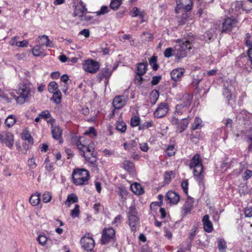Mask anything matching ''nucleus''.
Here are the masks:
<instances>
[{"label":"nucleus","mask_w":252,"mask_h":252,"mask_svg":"<svg viewBox=\"0 0 252 252\" xmlns=\"http://www.w3.org/2000/svg\"><path fill=\"white\" fill-rule=\"evenodd\" d=\"M89 140H85L84 137H81L76 143V146L78 150L82 152V155L84 157L86 160L93 163L94 160H90V156H92L94 149V144L92 143H88Z\"/></svg>","instance_id":"obj_1"},{"label":"nucleus","mask_w":252,"mask_h":252,"mask_svg":"<svg viewBox=\"0 0 252 252\" xmlns=\"http://www.w3.org/2000/svg\"><path fill=\"white\" fill-rule=\"evenodd\" d=\"M32 85L28 82H22L18 85L16 92L19 96L16 102L19 104L23 103L31 96Z\"/></svg>","instance_id":"obj_2"},{"label":"nucleus","mask_w":252,"mask_h":252,"mask_svg":"<svg viewBox=\"0 0 252 252\" xmlns=\"http://www.w3.org/2000/svg\"><path fill=\"white\" fill-rule=\"evenodd\" d=\"M176 42L178 44L175 46V57L177 60H181L187 56V51L191 48V43L189 40L181 39Z\"/></svg>","instance_id":"obj_3"},{"label":"nucleus","mask_w":252,"mask_h":252,"mask_svg":"<svg viewBox=\"0 0 252 252\" xmlns=\"http://www.w3.org/2000/svg\"><path fill=\"white\" fill-rule=\"evenodd\" d=\"M72 178L73 183L77 186L86 185L90 179L89 172L85 169H74Z\"/></svg>","instance_id":"obj_4"},{"label":"nucleus","mask_w":252,"mask_h":252,"mask_svg":"<svg viewBox=\"0 0 252 252\" xmlns=\"http://www.w3.org/2000/svg\"><path fill=\"white\" fill-rule=\"evenodd\" d=\"M189 166L191 169H193L194 175L196 177V180L200 182L203 179V165L201 162L200 156L196 154L192 158Z\"/></svg>","instance_id":"obj_5"},{"label":"nucleus","mask_w":252,"mask_h":252,"mask_svg":"<svg viewBox=\"0 0 252 252\" xmlns=\"http://www.w3.org/2000/svg\"><path fill=\"white\" fill-rule=\"evenodd\" d=\"M192 98V97L191 95L185 94L180 100V103L176 106L174 115H181L185 113L187 109L190 106Z\"/></svg>","instance_id":"obj_6"},{"label":"nucleus","mask_w":252,"mask_h":252,"mask_svg":"<svg viewBox=\"0 0 252 252\" xmlns=\"http://www.w3.org/2000/svg\"><path fill=\"white\" fill-rule=\"evenodd\" d=\"M190 120L189 117L179 120L173 116L171 118L170 122L175 126L176 132L182 133L187 129Z\"/></svg>","instance_id":"obj_7"},{"label":"nucleus","mask_w":252,"mask_h":252,"mask_svg":"<svg viewBox=\"0 0 252 252\" xmlns=\"http://www.w3.org/2000/svg\"><path fill=\"white\" fill-rule=\"evenodd\" d=\"M137 212L134 206H130L128 211L129 225L132 231L135 232L139 225V219L137 216Z\"/></svg>","instance_id":"obj_8"},{"label":"nucleus","mask_w":252,"mask_h":252,"mask_svg":"<svg viewBox=\"0 0 252 252\" xmlns=\"http://www.w3.org/2000/svg\"><path fill=\"white\" fill-rule=\"evenodd\" d=\"M14 142L13 133L9 131H2L0 133V143L1 144L11 149L13 147Z\"/></svg>","instance_id":"obj_9"},{"label":"nucleus","mask_w":252,"mask_h":252,"mask_svg":"<svg viewBox=\"0 0 252 252\" xmlns=\"http://www.w3.org/2000/svg\"><path fill=\"white\" fill-rule=\"evenodd\" d=\"M83 68L88 72L94 73L98 70L99 64L97 62L88 59L84 61L83 64Z\"/></svg>","instance_id":"obj_10"},{"label":"nucleus","mask_w":252,"mask_h":252,"mask_svg":"<svg viewBox=\"0 0 252 252\" xmlns=\"http://www.w3.org/2000/svg\"><path fill=\"white\" fill-rule=\"evenodd\" d=\"M115 236V231L112 227L105 228L102 233L101 242L102 244H105L113 239Z\"/></svg>","instance_id":"obj_11"},{"label":"nucleus","mask_w":252,"mask_h":252,"mask_svg":"<svg viewBox=\"0 0 252 252\" xmlns=\"http://www.w3.org/2000/svg\"><path fill=\"white\" fill-rule=\"evenodd\" d=\"M235 82L231 81L229 82H226L224 84V88L223 90V95L226 98L228 103L232 98V92L235 90Z\"/></svg>","instance_id":"obj_12"},{"label":"nucleus","mask_w":252,"mask_h":252,"mask_svg":"<svg viewBox=\"0 0 252 252\" xmlns=\"http://www.w3.org/2000/svg\"><path fill=\"white\" fill-rule=\"evenodd\" d=\"M177 7L175 8L176 13L179 10H183L184 11H188L191 9L192 2L191 0H176Z\"/></svg>","instance_id":"obj_13"},{"label":"nucleus","mask_w":252,"mask_h":252,"mask_svg":"<svg viewBox=\"0 0 252 252\" xmlns=\"http://www.w3.org/2000/svg\"><path fill=\"white\" fill-rule=\"evenodd\" d=\"M169 110V106L167 102H163L158 104V107L154 112L155 117L160 118L166 115Z\"/></svg>","instance_id":"obj_14"},{"label":"nucleus","mask_w":252,"mask_h":252,"mask_svg":"<svg viewBox=\"0 0 252 252\" xmlns=\"http://www.w3.org/2000/svg\"><path fill=\"white\" fill-rule=\"evenodd\" d=\"M237 21L231 18H227L222 23L223 32H230L237 28Z\"/></svg>","instance_id":"obj_15"},{"label":"nucleus","mask_w":252,"mask_h":252,"mask_svg":"<svg viewBox=\"0 0 252 252\" xmlns=\"http://www.w3.org/2000/svg\"><path fill=\"white\" fill-rule=\"evenodd\" d=\"M81 244L83 249L87 251H91L94 246V241L90 237L85 235L81 239Z\"/></svg>","instance_id":"obj_16"},{"label":"nucleus","mask_w":252,"mask_h":252,"mask_svg":"<svg viewBox=\"0 0 252 252\" xmlns=\"http://www.w3.org/2000/svg\"><path fill=\"white\" fill-rule=\"evenodd\" d=\"M87 10L86 5L82 1H80L75 6L74 14L75 16L81 17V20H89L90 19L84 18V14L87 11Z\"/></svg>","instance_id":"obj_17"},{"label":"nucleus","mask_w":252,"mask_h":252,"mask_svg":"<svg viewBox=\"0 0 252 252\" xmlns=\"http://www.w3.org/2000/svg\"><path fill=\"white\" fill-rule=\"evenodd\" d=\"M126 103V99L124 96H117L113 99V105L115 109H120Z\"/></svg>","instance_id":"obj_18"},{"label":"nucleus","mask_w":252,"mask_h":252,"mask_svg":"<svg viewBox=\"0 0 252 252\" xmlns=\"http://www.w3.org/2000/svg\"><path fill=\"white\" fill-rule=\"evenodd\" d=\"M185 73V70L182 68L173 69L170 72L172 79L175 81H180Z\"/></svg>","instance_id":"obj_19"},{"label":"nucleus","mask_w":252,"mask_h":252,"mask_svg":"<svg viewBox=\"0 0 252 252\" xmlns=\"http://www.w3.org/2000/svg\"><path fill=\"white\" fill-rule=\"evenodd\" d=\"M203 228L204 230L210 233L213 231V226L212 222L209 219V216L208 215H205L202 219Z\"/></svg>","instance_id":"obj_20"},{"label":"nucleus","mask_w":252,"mask_h":252,"mask_svg":"<svg viewBox=\"0 0 252 252\" xmlns=\"http://www.w3.org/2000/svg\"><path fill=\"white\" fill-rule=\"evenodd\" d=\"M166 198L169 202L172 204H176L179 202L180 196L179 194L172 191H168L166 194Z\"/></svg>","instance_id":"obj_21"},{"label":"nucleus","mask_w":252,"mask_h":252,"mask_svg":"<svg viewBox=\"0 0 252 252\" xmlns=\"http://www.w3.org/2000/svg\"><path fill=\"white\" fill-rule=\"evenodd\" d=\"M245 43L247 46L249 47L248 52L249 60L252 65V36L249 33H247L245 37Z\"/></svg>","instance_id":"obj_22"},{"label":"nucleus","mask_w":252,"mask_h":252,"mask_svg":"<svg viewBox=\"0 0 252 252\" xmlns=\"http://www.w3.org/2000/svg\"><path fill=\"white\" fill-rule=\"evenodd\" d=\"M36 42L41 46L52 47V41L46 35L38 36L36 40Z\"/></svg>","instance_id":"obj_23"},{"label":"nucleus","mask_w":252,"mask_h":252,"mask_svg":"<svg viewBox=\"0 0 252 252\" xmlns=\"http://www.w3.org/2000/svg\"><path fill=\"white\" fill-rule=\"evenodd\" d=\"M193 199L192 198H188L185 205L182 208L183 214L186 215L189 213L193 208Z\"/></svg>","instance_id":"obj_24"},{"label":"nucleus","mask_w":252,"mask_h":252,"mask_svg":"<svg viewBox=\"0 0 252 252\" xmlns=\"http://www.w3.org/2000/svg\"><path fill=\"white\" fill-rule=\"evenodd\" d=\"M129 14L132 17H139L142 20L141 22H143V19L144 17L145 13L144 11L138 7H133L131 10L129 12Z\"/></svg>","instance_id":"obj_25"},{"label":"nucleus","mask_w":252,"mask_h":252,"mask_svg":"<svg viewBox=\"0 0 252 252\" xmlns=\"http://www.w3.org/2000/svg\"><path fill=\"white\" fill-rule=\"evenodd\" d=\"M78 202L77 196L73 194H69L67 195L66 200L65 201L64 204L67 207H70L71 205L73 203Z\"/></svg>","instance_id":"obj_26"},{"label":"nucleus","mask_w":252,"mask_h":252,"mask_svg":"<svg viewBox=\"0 0 252 252\" xmlns=\"http://www.w3.org/2000/svg\"><path fill=\"white\" fill-rule=\"evenodd\" d=\"M130 188L132 191L136 194L140 195L144 192V189L141 185L138 183H135L132 184Z\"/></svg>","instance_id":"obj_27"},{"label":"nucleus","mask_w":252,"mask_h":252,"mask_svg":"<svg viewBox=\"0 0 252 252\" xmlns=\"http://www.w3.org/2000/svg\"><path fill=\"white\" fill-rule=\"evenodd\" d=\"M52 133L53 135V137L55 139L59 140L62 136V130L59 126H53L52 125Z\"/></svg>","instance_id":"obj_28"},{"label":"nucleus","mask_w":252,"mask_h":252,"mask_svg":"<svg viewBox=\"0 0 252 252\" xmlns=\"http://www.w3.org/2000/svg\"><path fill=\"white\" fill-rule=\"evenodd\" d=\"M123 168L127 172L132 173L134 170V165L129 160H125L123 163Z\"/></svg>","instance_id":"obj_29"},{"label":"nucleus","mask_w":252,"mask_h":252,"mask_svg":"<svg viewBox=\"0 0 252 252\" xmlns=\"http://www.w3.org/2000/svg\"><path fill=\"white\" fill-rule=\"evenodd\" d=\"M240 119H243L245 121H250V123H252V114L248 112L246 110H243L239 115Z\"/></svg>","instance_id":"obj_30"},{"label":"nucleus","mask_w":252,"mask_h":252,"mask_svg":"<svg viewBox=\"0 0 252 252\" xmlns=\"http://www.w3.org/2000/svg\"><path fill=\"white\" fill-rule=\"evenodd\" d=\"M43 165L46 171L49 173L53 171L55 169L54 163L51 162L48 157L45 158Z\"/></svg>","instance_id":"obj_31"},{"label":"nucleus","mask_w":252,"mask_h":252,"mask_svg":"<svg viewBox=\"0 0 252 252\" xmlns=\"http://www.w3.org/2000/svg\"><path fill=\"white\" fill-rule=\"evenodd\" d=\"M111 73L112 71L110 70V68L108 67H105L101 69L99 73V76L101 79L103 78H105V79H108L111 75Z\"/></svg>","instance_id":"obj_32"},{"label":"nucleus","mask_w":252,"mask_h":252,"mask_svg":"<svg viewBox=\"0 0 252 252\" xmlns=\"http://www.w3.org/2000/svg\"><path fill=\"white\" fill-rule=\"evenodd\" d=\"M40 202V193H36L32 194L30 198V202L32 206L37 205Z\"/></svg>","instance_id":"obj_33"},{"label":"nucleus","mask_w":252,"mask_h":252,"mask_svg":"<svg viewBox=\"0 0 252 252\" xmlns=\"http://www.w3.org/2000/svg\"><path fill=\"white\" fill-rule=\"evenodd\" d=\"M21 137L22 139L27 140L29 144L32 145L33 143V139L30 133V132L27 130H25L23 131L21 134Z\"/></svg>","instance_id":"obj_34"},{"label":"nucleus","mask_w":252,"mask_h":252,"mask_svg":"<svg viewBox=\"0 0 252 252\" xmlns=\"http://www.w3.org/2000/svg\"><path fill=\"white\" fill-rule=\"evenodd\" d=\"M42 46L37 45L35 46L32 49V52L34 56L38 57L41 56L43 53V50L41 47Z\"/></svg>","instance_id":"obj_35"},{"label":"nucleus","mask_w":252,"mask_h":252,"mask_svg":"<svg viewBox=\"0 0 252 252\" xmlns=\"http://www.w3.org/2000/svg\"><path fill=\"white\" fill-rule=\"evenodd\" d=\"M146 64L144 63H139L136 67V73L144 75L146 71Z\"/></svg>","instance_id":"obj_36"},{"label":"nucleus","mask_w":252,"mask_h":252,"mask_svg":"<svg viewBox=\"0 0 252 252\" xmlns=\"http://www.w3.org/2000/svg\"><path fill=\"white\" fill-rule=\"evenodd\" d=\"M219 250L224 252L226 249V243L225 240L222 238H218L217 240Z\"/></svg>","instance_id":"obj_37"},{"label":"nucleus","mask_w":252,"mask_h":252,"mask_svg":"<svg viewBox=\"0 0 252 252\" xmlns=\"http://www.w3.org/2000/svg\"><path fill=\"white\" fill-rule=\"evenodd\" d=\"M16 123V118L13 115H9L5 121V124L8 127L12 126Z\"/></svg>","instance_id":"obj_38"},{"label":"nucleus","mask_w":252,"mask_h":252,"mask_svg":"<svg viewBox=\"0 0 252 252\" xmlns=\"http://www.w3.org/2000/svg\"><path fill=\"white\" fill-rule=\"evenodd\" d=\"M48 89L50 93H54L59 90L57 83L54 81L51 82L48 86Z\"/></svg>","instance_id":"obj_39"},{"label":"nucleus","mask_w":252,"mask_h":252,"mask_svg":"<svg viewBox=\"0 0 252 252\" xmlns=\"http://www.w3.org/2000/svg\"><path fill=\"white\" fill-rule=\"evenodd\" d=\"M202 121L199 117H195L193 123L191 125V129L195 130L198 128H200L202 127Z\"/></svg>","instance_id":"obj_40"},{"label":"nucleus","mask_w":252,"mask_h":252,"mask_svg":"<svg viewBox=\"0 0 252 252\" xmlns=\"http://www.w3.org/2000/svg\"><path fill=\"white\" fill-rule=\"evenodd\" d=\"M136 145L137 143L135 140H132L128 143L126 142L123 144L125 149L128 151L132 150L133 148L136 147Z\"/></svg>","instance_id":"obj_41"},{"label":"nucleus","mask_w":252,"mask_h":252,"mask_svg":"<svg viewBox=\"0 0 252 252\" xmlns=\"http://www.w3.org/2000/svg\"><path fill=\"white\" fill-rule=\"evenodd\" d=\"M0 100L4 103L11 102V100L7 92L0 94Z\"/></svg>","instance_id":"obj_42"},{"label":"nucleus","mask_w":252,"mask_h":252,"mask_svg":"<svg viewBox=\"0 0 252 252\" xmlns=\"http://www.w3.org/2000/svg\"><path fill=\"white\" fill-rule=\"evenodd\" d=\"M53 94L52 99L56 104H60L61 102L62 94L60 91L55 92Z\"/></svg>","instance_id":"obj_43"},{"label":"nucleus","mask_w":252,"mask_h":252,"mask_svg":"<svg viewBox=\"0 0 252 252\" xmlns=\"http://www.w3.org/2000/svg\"><path fill=\"white\" fill-rule=\"evenodd\" d=\"M174 177V173L173 171H171L166 172L164 175V182L166 184H169L172 178Z\"/></svg>","instance_id":"obj_44"},{"label":"nucleus","mask_w":252,"mask_h":252,"mask_svg":"<svg viewBox=\"0 0 252 252\" xmlns=\"http://www.w3.org/2000/svg\"><path fill=\"white\" fill-rule=\"evenodd\" d=\"M116 129L121 132H124L126 129V125L123 122H118L116 123Z\"/></svg>","instance_id":"obj_45"},{"label":"nucleus","mask_w":252,"mask_h":252,"mask_svg":"<svg viewBox=\"0 0 252 252\" xmlns=\"http://www.w3.org/2000/svg\"><path fill=\"white\" fill-rule=\"evenodd\" d=\"M52 196L51 192H45L42 195V200L44 203H47L51 201Z\"/></svg>","instance_id":"obj_46"},{"label":"nucleus","mask_w":252,"mask_h":252,"mask_svg":"<svg viewBox=\"0 0 252 252\" xmlns=\"http://www.w3.org/2000/svg\"><path fill=\"white\" fill-rule=\"evenodd\" d=\"M122 0H111L110 6L112 9H117L121 5Z\"/></svg>","instance_id":"obj_47"},{"label":"nucleus","mask_w":252,"mask_h":252,"mask_svg":"<svg viewBox=\"0 0 252 252\" xmlns=\"http://www.w3.org/2000/svg\"><path fill=\"white\" fill-rule=\"evenodd\" d=\"M84 134L88 135L91 137H94L96 136L95 130L94 127H90L89 129L84 132Z\"/></svg>","instance_id":"obj_48"},{"label":"nucleus","mask_w":252,"mask_h":252,"mask_svg":"<svg viewBox=\"0 0 252 252\" xmlns=\"http://www.w3.org/2000/svg\"><path fill=\"white\" fill-rule=\"evenodd\" d=\"M164 55L166 58H170L172 56H175V49L169 47L165 49L164 52Z\"/></svg>","instance_id":"obj_49"},{"label":"nucleus","mask_w":252,"mask_h":252,"mask_svg":"<svg viewBox=\"0 0 252 252\" xmlns=\"http://www.w3.org/2000/svg\"><path fill=\"white\" fill-rule=\"evenodd\" d=\"M140 119L139 117L134 116L131 119L130 125L132 126L135 127L139 126Z\"/></svg>","instance_id":"obj_50"},{"label":"nucleus","mask_w":252,"mask_h":252,"mask_svg":"<svg viewBox=\"0 0 252 252\" xmlns=\"http://www.w3.org/2000/svg\"><path fill=\"white\" fill-rule=\"evenodd\" d=\"M37 240L41 245L44 246L46 244L48 239L45 235L41 234L38 236Z\"/></svg>","instance_id":"obj_51"},{"label":"nucleus","mask_w":252,"mask_h":252,"mask_svg":"<svg viewBox=\"0 0 252 252\" xmlns=\"http://www.w3.org/2000/svg\"><path fill=\"white\" fill-rule=\"evenodd\" d=\"M80 214L79 206L78 204H76L75 208L71 211V216L72 218H75L78 217Z\"/></svg>","instance_id":"obj_52"},{"label":"nucleus","mask_w":252,"mask_h":252,"mask_svg":"<svg viewBox=\"0 0 252 252\" xmlns=\"http://www.w3.org/2000/svg\"><path fill=\"white\" fill-rule=\"evenodd\" d=\"M153 122L152 121H147L142 125H140V129H145L153 126Z\"/></svg>","instance_id":"obj_53"},{"label":"nucleus","mask_w":252,"mask_h":252,"mask_svg":"<svg viewBox=\"0 0 252 252\" xmlns=\"http://www.w3.org/2000/svg\"><path fill=\"white\" fill-rule=\"evenodd\" d=\"M149 63L153 66L154 70H156L158 68V65L157 63V57L153 56L149 61Z\"/></svg>","instance_id":"obj_54"},{"label":"nucleus","mask_w":252,"mask_h":252,"mask_svg":"<svg viewBox=\"0 0 252 252\" xmlns=\"http://www.w3.org/2000/svg\"><path fill=\"white\" fill-rule=\"evenodd\" d=\"M165 153L169 157L173 156L175 153V147L173 145L169 146L166 150Z\"/></svg>","instance_id":"obj_55"},{"label":"nucleus","mask_w":252,"mask_h":252,"mask_svg":"<svg viewBox=\"0 0 252 252\" xmlns=\"http://www.w3.org/2000/svg\"><path fill=\"white\" fill-rule=\"evenodd\" d=\"M142 74H138L136 73L135 79H134V83L137 85H140L143 81V79L142 77Z\"/></svg>","instance_id":"obj_56"},{"label":"nucleus","mask_w":252,"mask_h":252,"mask_svg":"<svg viewBox=\"0 0 252 252\" xmlns=\"http://www.w3.org/2000/svg\"><path fill=\"white\" fill-rule=\"evenodd\" d=\"M109 11L108 6H101L100 10L96 11V13L97 15H101L108 13Z\"/></svg>","instance_id":"obj_57"},{"label":"nucleus","mask_w":252,"mask_h":252,"mask_svg":"<svg viewBox=\"0 0 252 252\" xmlns=\"http://www.w3.org/2000/svg\"><path fill=\"white\" fill-rule=\"evenodd\" d=\"M252 176V171L250 170H246L244 173L242 178L244 180H247Z\"/></svg>","instance_id":"obj_58"},{"label":"nucleus","mask_w":252,"mask_h":252,"mask_svg":"<svg viewBox=\"0 0 252 252\" xmlns=\"http://www.w3.org/2000/svg\"><path fill=\"white\" fill-rule=\"evenodd\" d=\"M39 117H41V118L44 119H46L50 118L51 117V115L49 111L46 110L39 113Z\"/></svg>","instance_id":"obj_59"},{"label":"nucleus","mask_w":252,"mask_h":252,"mask_svg":"<svg viewBox=\"0 0 252 252\" xmlns=\"http://www.w3.org/2000/svg\"><path fill=\"white\" fill-rule=\"evenodd\" d=\"M151 101H153V103L154 104L156 101L158 99V97H159V94H158V92L157 91H153L152 92V94H151Z\"/></svg>","instance_id":"obj_60"},{"label":"nucleus","mask_w":252,"mask_h":252,"mask_svg":"<svg viewBox=\"0 0 252 252\" xmlns=\"http://www.w3.org/2000/svg\"><path fill=\"white\" fill-rule=\"evenodd\" d=\"M188 186L189 184L187 180H184L181 182V187L186 194L188 191Z\"/></svg>","instance_id":"obj_61"},{"label":"nucleus","mask_w":252,"mask_h":252,"mask_svg":"<svg viewBox=\"0 0 252 252\" xmlns=\"http://www.w3.org/2000/svg\"><path fill=\"white\" fill-rule=\"evenodd\" d=\"M18 36H14L9 41V44L11 46H15L18 47L19 41H18Z\"/></svg>","instance_id":"obj_62"},{"label":"nucleus","mask_w":252,"mask_h":252,"mask_svg":"<svg viewBox=\"0 0 252 252\" xmlns=\"http://www.w3.org/2000/svg\"><path fill=\"white\" fill-rule=\"evenodd\" d=\"M245 217H252V208L249 207L245 209L244 211Z\"/></svg>","instance_id":"obj_63"},{"label":"nucleus","mask_w":252,"mask_h":252,"mask_svg":"<svg viewBox=\"0 0 252 252\" xmlns=\"http://www.w3.org/2000/svg\"><path fill=\"white\" fill-rule=\"evenodd\" d=\"M139 145L141 150L143 152H147L149 150V146L147 143H141Z\"/></svg>","instance_id":"obj_64"}]
</instances>
